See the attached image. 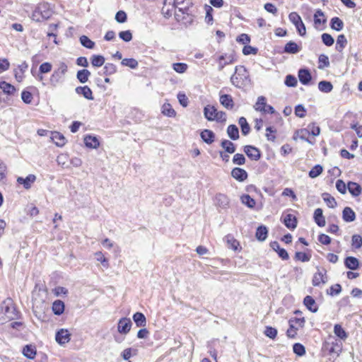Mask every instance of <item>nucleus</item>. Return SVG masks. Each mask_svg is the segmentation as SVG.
<instances>
[{"instance_id":"obj_62","label":"nucleus","mask_w":362,"mask_h":362,"mask_svg":"<svg viewBox=\"0 0 362 362\" xmlns=\"http://www.w3.org/2000/svg\"><path fill=\"white\" fill-rule=\"evenodd\" d=\"M264 334L271 339H274L277 335V330L274 327L268 326L266 327Z\"/></svg>"},{"instance_id":"obj_27","label":"nucleus","mask_w":362,"mask_h":362,"mask_svg":"<svg viewBox=\"0 0 362 362\" xmlns=\"http://www.w3.org/2000/svg\"><path fill=\"white\" fill-rule=\"evenodd\" d=\"M133 320L137 327H145L146 325V318L141 313L137 312L134 313Z\"/></svg>"},{"instance_id":"obj_12","label":"nucleus","mask_w":362,"mask_h":362,"mask_svg":"<svg viewBox=\"0 0 362 362\" xmlns=\"http://www.w3.org/2000/svg\"><path fill=\"white\" fill-rule=\"evenodd\" d=\"M36 177L34 175H29L25 178L21 177H18L17 182L23 185L25 189H28L31 187V185L35 182Z\"/></svg>"},{"instance_id":"obj_31","label":"nucleus","mask_w":362,"mask_h":362,"mask_svg":"<svg viewBox=\"0 0 362 362\" xmlns=\"http://www.w3.org/2000/svg\"><path fill=\"white\" fill-rule=\"evenodd\" d=\"M318 88L321 92L330 93L333 89V85L327 81H321L318 83Z\"/></svg>"},{"instance_id":"obj_54","label":"nucleus","mask_w":362,"mask_h":362,"mask_svg":"<svg viewBox=\"0 0 362 362\" xmlns=\"http://www.w3.org/2000/svg\"><path fill=\"white\" fill-rule=\"evenodd\" d=\"M295 259L298 261H301L303 262H308L310 259V255L302 252H296L295 254Z\"/></svg>"},{"instance_id":"obj_47","label":"nucleus","mask_w":362,"mask_h":362,"mask_svg":"<svg viewBox=\"0 0 362 362\" xmlns=\"http://www.w3.org/2000/svg\"><path fill=\"white\" fill-rule=\"evenodd\" d=\"M121 64L123 66L130 67L131 69H136L138 66V62L133 58H126L122 59Z\"/></svg>"},{"instance_id":"obj_39","label":"nucleus","mask_w":362,"mask_h":362,"mask_svg":"<svg viewBox=\"0 0 362 362\" xmlns=\"http://www.w3.org/2000/svg\"><path fill=\"white\" fill-rule=\"evenodd\" d=\"M23 355L28 358L33 359L36 355L35 348L31 345H26L23 349Z\"/></svg>"},{"instance_id":"obj_56","label":"nucleus","mask_w":362,"mask_h":362,"mask_svg":"<svg viewBox=\"0 0 362 362\" xmlns=\"http://www.w3.org/2000/svg\"><path fill=\"white\" fill-rule=\"evenodd\" d=\"M293 350L296 354L300 356H302L305 354V347L299 343H296L293 345Z\"/></svg>"},{"instance_id":"obj_24","label":"nucleus","mask_w":362,"mask_h":362,"mask_svg":"<svg viewBox=\"0 0 362 362\" xmlns=\"http://www.w3.org/2000/svg\"><path fill=\"white\" fill-rule=\"evenodd\" d=\"M284 223L285 226L289 229H294L297 226V221L296 217L290 214L284 216Z\"/></svg>"},{"instance_id":"obj_49","label":"nucleus","mask_w":362,"mask_h":362,"mask_svg":"<svg viewBox=\"0 0 362 362\" xmlns=\"http://www.w3.org/2000/svg\"><path fill=\"white\" fill-rule=\"evenodd\" d=\"M233 62V58L231 57H228V60H225V56L221 55L218 57V69L219 71L223 70V69L229 64Z\"/></svg>"},{"instance_id":"obj_19","label":"nucleus","mask_w":362,"mask_h":362,"mask_svg":"<svg viewBox=\"0 0 362 362\" xmlns=\"http://www.w3.org/2000/svg\"><path fill=\"white\" fill-rule=\"evenodd\" d=\"M76 93L82 95L85 98L88 100H93V93L90 88L87 86H79L76 88Z\"/></svg>"},{"instance_id":"obj_45","label":"nucleus","mask_w":362,"mask_h":362,"mask_svg":"<svg viewBox=\"0 0 362 362\" xmlns=\"http://www.w3.org/2000/svg\"><path fill=\"white\" fill-rule=\"evenodd\" d=\"M241 202L249 208L252 209L255 206V201L248 194H244L241 197Z\"/></svg>"},{"instance_id":"obj_1","label":"nucleus","mask_w":362,"mask_h":362,"mask_svg":"<svg viewBox=\"0 0 362 362\" xmlns=\"http://www.w3.org/2000/svg\"><path fill=\"white\" fill-rule=\"evenodd\" d=\"M67 65L64 62H60L58 68L56 69L52 73L49 81L50 83L56 86L64 81V75L67 72Z\"/></svg>"},{"instance_id":"obj_4","label":"nucleus","mask_w":362,"mask_h":362,"mask_svg":"<svg viewBox=\"0 0 362 362\" xmlns=\"http://www.w3.org/2000/svg\"><path fill=\"white\" fill-rule=\"evenodd\" d=\"M244 152L252 160H258L261 157V153L259 150L252 146H245L244 147Z\"/></svg>"},{"instance_id":"obj_16","label":"nucleus","mask_w":362,"mask_h":362,"mask_svg":"<svg viewBox=\"0 0 362 362\" xmlns=\"http://www.w3.org/2000/svg\"><path fill=\"white\" fill-rule=\"evenodd\" d=\"M305 306L311 312L316 313L318 310V307L316 304L314 298L310 296H307L303 300Z\"/></svg>"},{"instance_id":"obj_33","label":"nucleus","mask_w":362,"mask_h":362,"mask_svg":"<svg viewBox=\"0 0 362 362\" xmlns=\"http://www.w3.org/2000/svg\"><path fill=\"white\" fill-rule=\"evenodd\" d=\"M346 44H347V40H346L345 35L343 34L339 35L337 39V43H336L335 48L338 52H341L342 50L344 49V48L346 47Z\"/></svg>"},{"instance_id":"obj_23","label":"nucleus","mask_w":362,"mask_h":362,"mask_svg":"<svg viewBox=\"0 0 362 362\" xmlns=\"http://www.w3.org/2000/svg\"><path fill=\"white\" fill-rule=\"evenodd\" d=\"M349 192L354 197L361 194L362 192L361 187L356 182H349L347 185Z\"/></svg>"},{"instance_id":"obj_10","label":"nucleus","mask_w":362,"mask_h":362,"mask_svg":"<svg viewBox=\"0 0 362 362\" xmlns=\"http://www.w3.org/2000/svg\"><path fill=\"white\" fill-rule=\"evenodd\" d=\"M215 202L216 206L221 209H226L229 205V199L224 194L219 193L215 197Z\"/></svg>"},{"instance_id":"obj_29","label":"nucleus","mask_w":362,"mask_h":362,"mask_svg":"<svg viewBox=\"0 0 362 362\" xmlns=\"http://www.w3.org/2000/svg\"><path fill=\"white\" fill-rule=\"evenodd\" d=\"M227 134L232 140H237L239 138V130L235 124H230L228 127Z\"/></svg>"},{"instance_id":"obj_5","label":"nucleus","mask_w":362,"mask_h":362,"mask_svg":"<svg viewBox=\"0 0 362 362\" xmlns=\"http://www.w3.org/2000/svg\"><path fill=\"white\" fill-rule=\"evenodd\" d=\"M326 270L318 269V272H316L313 278V284L315 286H320V284H325L327 281V277L326 276Z\"/></svg>"},{"instance_id":"obj_40","label":"nucleus","mask_w":362,"mask_h":362,"mask_svg":"<svg viewBox=\"0 0 362 362\" xmlns=\"http://www.w3.org/2000/svg\"><path fill=\"white\" fill-rule=\"evenodd\" d=\"M105 57L102 55L94 54L91 58V64L93 66L100 67L105 63Z\"/></svg>"},{"instance_id":"obj_3","label":"nucleus","mask_w":362,"mask_h":362,"mask_svg":"<svg viewBox=\"0 0 362 362\" xmlns=\"http://www.w3.org/2000/svg\"><path fill=\"white\" fill-rule=\"evenodd\" d=\"M132 322L129 318L122 317L121 318L117 324V331L122 334H127L132 327Z\"/></svg>"},{"instance_id":"obj_46","label":"nucleus","mask_w":362,"mask_h":362,"mask_svg":"<svg viewBox=\"0 0 362 362\" xmlns=\"http://www.w3.org/2000/svg\"><path fill=\"white\" fill-rule=\"evenodd\" d=\"M80 42L83 47L88 49H93L95 46V42L86 35L80 37Z\"/></svg>"},{"instance_id":"obj_37","label":"nucleus","mask_w":362,"mask_h":362,"mask_svg":"<svg viewBox=\"0 0 362 362\" xmlns=\"http://www.w3.org/2000/svg\"><path fill=\"white\" fill-rule=\"evenodd\" d=\"M0 88L4 91V93L8 95L13 94L16 90V88L13 86L6 81L0 82Z\"/></svg>"},{"instance_id":"obj_59","label":"nucleus","mask_w":362,"mask_h":362,"mask_svg":"<svg viewBox=\"0 0 362 362\" xmlns=\"http://www.w3.org/2000/svg\"><path fill=\"white\" fill-rule=\"evenodd\" d=\"M33 95L30 92L27 90H23L21 93V99L25 104L31 103L33 100Z\"/></svg>"},{"instance_id":"obj_38","label":"nucleus","mask_w":362,"mask_h":362,"mask_svg":"<svg viewBox=\"0 0 362 362\" xmlns=\"http://www.w3.org/2000/svg\"><path fill=\"white\" fill-rule=\"evenodd\" d=\"M90 72L87 69H82L77 72V78L81 83H86L88 80Z\"/></svg>"},{"instance_id":"obj_42","label":"nucleus","mask_w":362,"mask_h":362,"mask_svg":"<svg viewBox=\"0 0 362 362\" xmlns=\"http://www.w3.org/2000/svg\"><path fill=\"white\" fill-rule=\"evenodd\" d=\"M225 239L229 248H231L233 250H238L239 243L232 235H228L225 237Z\"/></svg>"},{"instance_id":"obj_36","label":"nucleus","mask_w":362,"mask_h":362,"mask_svg":"<svg viewBox=\"0 0 362 362\" xmlns=\"http://www.w3.org/2000/svg\"><path fill=\"white\" fill-rule=\"evenodd\" d=\"M221 146L228 153H233L235 151V146L230 141L223 140L221 143Z\"/></svg>"},{"instance_id":"obj_30","label":"nucleus","mask_w":362,"mask_h":362,"mask_svg":"<svg viewBox=\"0 0 362 362\" xmlns=\"http://www.w3.org/2000/svg\"><path fill=\"white\" fill-rule=\"evenodd\" d=\"M42 16V18L48 19L51 15L52 11L49 8V6L47 4H40L37 7Z\"/></svg>"},{"instance_id":"obj_15","label":"nucleus","mask_w":362,"mask_h":362,"mask_svg":"<svg viewBox=\"0 0 362 362\" xmlns=\"http://www.w3.org/2000/svg\"><path fill=\"white\" fill-rule=\"evenodd\" d=\"M216 108L213 106L208 105L204 108V115L206 119L209 121H214L216 119Z\"/></svg>"},{"instance_id":"obj_14","label":"nucleus","mask_w":362,"mask_h":362,"mask_svg":"<svg viewBox=\"0 0 362 362\" xmlns=\"http://www.w3.org/2000/svg\"><path fill=\"white\" fill-rule=\"evenodd\" d=\"M298 78L300 83L303 85L308 84L312 79L309 70L305 69H302L298 71Z\"/></svg>"},{"instance_id":"obj_57","label":"nucleus","mask_w":362,"mask_h":362,"mask_svg":"<svg viewBox=\"0 0 362 362\" xmlns=\"http://www.w3.org/2000/svg\"><path fill=\"white\" fill-rule=\"evenodd\" d=\"M233 163L238 165H244L245 163V158L241 153H236L233 158Z\"/></svg>"},{"instance_id":"obj_64","label":"nucleus","mask_w":362,"mask_h":362,"mask_svg":"<svg viewBox=\"0 0 362 362\" xmlns=\"http://www.w3.org/2000/svg\"><path fill=\"white\" fill-rule=\"evenodd\" d=\"M119 37L124 42H129L132 39V34L129 30L121 31L119 33Z\"/></svg>"},{"instance_id":"obj_63","label":"nucleus","mask_w":362,"mask_h":362,"mask_svg":"<svg viewBox=\"0 0 362 362\" xmlns=\"http://www.w3.org/2000/svg\"><path fill=\"white\" fill-rule=\"evenodd\" d=\"M266 132H267L266 137H267V140L274 141V140L276 139V136L274 135V133H276V129L272 127H268L266 129Z\"/></svg>"},{"instance_id":"obj_48","label":"nucleus","mask_w":362,"mask_h":362,"mask_svg":"<svg viewBox=\"0 0 362 362\" xmlns=\"http://www.w3.org/2000/svg\"><path fill=\"white\" fill-rule=\"evenodd\" d=\"M266 98L264 96H259L257 98V101L255 103L254 107L257 111L262 112L263 109H265Z\"/></svg>"},{"instance_id":"obj_25","label":"nucleus","mask_w":362,"mask_h":362,"mask_svg":"<svg viewBox=\"0 0 362 362\" xmlns=\"http://www.w3.org/2000/svg\"><path fill=\"white\" fill-rule=\"evenodd\" d=\"M314 219L315 223L320 227L325 226V219L322 214V210L320 208L316 209L314 212Z\"/></svg>"},{"instance_id":"obj_13","label":"nucleus","mask_w":362,"mask_h":362,"mask_svg":"<svg viewBox=\"0 0 362 362\" xmlns=\"http://www.w3.org/2000/svg\"><path fill=\"white\" fill-rule=\"evenodd\" d=\"M270 246L274 251H276L278 253L279 256L282 259L286 260L289 258L288 254L286 252V250L283 248H281L278 242H272L270 243Z\"/></svg>"},{"instance_id":"obj_9","label":"nucleus","mask_w":362,"mask_h":362,"mask_svg":"<svg viewBox=\"0 0 362 362\" xmlns=\"http://www.w3.org/2000/svg\"><path fill=\"white\" fill-rule=\"evenodd\" d=\"M220 103L226 109L231 110L234 107V102L231 95L228 94L220 95Z\"/></svg>"},{"instance_id":"obj_11","label":"nucleus","mask_w":362,"mask_h":362,"mask_svg":"<svg viewBox=\"0 0 362 362\" xmlns=\"http://www.w3.org/2000/svg\"><path fill=\"white\" fill-rule=\"evenodd\" d=\"M327 19L325 16L324 13L318 9L315 11L314 14V25L316 29H318L321 25H323L326 23Z\"/></svg>"},{"instance_id":"obj_18","label":"nucleus","mask_w":362,"mask_h":362,"mask_svg":"<svg viewBox=\"0 0 362 362\" xmlns=\"http://www.w3.org/2000/svg\"><path fill=\"white\" fill-rule=\"evenodd\" d=\"M300 49L301 47L299 45L293 41H290L286 44L284 52L287 54H296L299 52Z\"/></svg>"},{"instance_id":"obj_21","label":"nucleus","mask_w":362,"mask_h":362,"mask_svg":"<svg viewBox=\"0 0 362 362\" xmlns=\"http://www.w3.org/2000/svg\"><path fill=\"white\" fill-rule=\"evenodd\" d=\"M342 217L346 222H352L356 219L355 212L350 207H345L342 212Z\"/></svg>"},{"instance_id":"obj_17","label":"nucleus","mask_w":362,"mask_h":362,"mask_svg":"<svg viewBox=\"0 0 362 362\" xmlns=\"http://www.w3.org/2000/svg\"><path fill=\"white\" fill-rule=\"evenodd\" d=\"M51 139L57 146H63L66 142V139L63 134L58 132H52Z\"/></svg>"},{"instance_id":"obj_7","label":"nucleus","mask_w":362,"mask_h":362,"mask_svg":"<svg viewBox=\"0 0 362 362\" xmlns=\"http://www.w3.org/2000/svg\"><path fill=\"white\" fill-rule=\"evenodd\" d=\"M70 334L67 329H61L56 333L55 339L60 344H64L69 341Z\"/></svg>"},{"instance_id":"obj_6","label":"nucleus","mask_w":362,"mask_h":362,"mask_svg":"<svg viewBox=\"0 0 362 362\" xmlns=\"http://www.w3.org/2000/svg\"><path fill=\"white\" fill-rule=\"evenodd\" d=\"M235 74L233 75L230 78V81L233 85L235 86H240V83L238 81V76H241L244 78H247V70L246 69L241 66H236L235 67Z\"/></svg>"},{"instance_id":"obj_32","label":"nucleus","mask_w":362,"mask_h":362,"mask_svg":"<svg viewBox=\"0 0 362 362\" xmlns=\"http://www.w3.org/2000/svg\"><path fill=\"white\" fill-rule=\"evenodd\" d=\"M268 230L264 226H260L257 228L255 236L259 241H264L267 237Z\"/></svg>"},{"instance_id":"obj_26","label":"nucleus","mask_w":362,"mask_h":362,"mask_svg":"<svg viewBox=\"0 0 362 362\" xmlns=\"http://www.w3.org/2000/svg\"><path fill=\"white\" fill-rule=\"evenodd\" d=\"M201 137L204 142L208 144H211L214 141L215 134L211 130L204 129L201 132Z\"/></svg>"},{"instance_id":"obj_51","label":"nucleus","mask_w":362,"mask_h":362,"mask_svg":"<svg viewBox=\"0 0 362 362\" xmlns=\"http://www.w3.org/2000/svg\"><path fill=\"white\" fill-rule=\"evenodd\" d=\"M173 68L177 73L182 74L187 71L188 66L185 63H174Z\"/></svg>"},{"instance_id":"obj_41","label":"nucleus","mask_w":362,"mask_h":362,"mask_svg":"<svg viewBox=\"0 0 362 362\" xmlns=\"http://www.w3.org/2000/svg\"><path fill=\"white\" fill-rule=\"evenodd\" d=\"M322 198L325 202L329 208H334L337 206V202L335 199L328 193H323Z\"/></svg>"},{"instance_id":"obj_34","label":"nucleus","mask_w":362,"mask_h":362,"mask_svg":"<svg viewBox=\"0 0 362 362\" xmlns=\"http://www.w3.org/2000/svg\"><path fill=\"white\" fill-rule=\"evenodd\" d=\"M331 28L337 31H340L344 28L343 21L338 17H334L330 21Z\"/></svg>"},{"instance_id":"obj_60","label":"nucleus","mask_w":362,"mask_h":362,"mask_svg":"<svg viewBox=\"0 0 362 362\" xmlns=\"http://www.w3.org/2000/svg\"><path fill=\"white\" fill-rule=\"evenodd\" d=\"M352 245L355 248H360L362 246V237L359 235H354L351 239Z\"/></svg>"},{"instance_id":"obj_2","label":"nucleus","mask_w":362,"mask_h":362,"mask_svg":"<svg viewBox=\"0 0 362 362\" xmlns=\"http://www.w3.org/2000/svg\"><path fill=\"white\" fill-rule=\"evenodd\" d=\"M305 324V320L303 317L302 318H291L289 320V328L288 329L286 334L287 336L290 338H293L296 337L297 332L296 331L300 327H303Z\"/></svg>"},{"instance_id":"obj_52","label":"nucleus","mask_w":362,"mask_h":362,"mask_svg":"<svg viewBox=\"0 0 362 362\" xmlns=\"http://www.w3.org/2000/svg\"><path fill=\"white\" fill-rule=\"evenodd\" d=\"M162 112L163 115L168 117H173L175 115V111L172 108L170 104H164L163 105Z\"/></svg>"},{"instance_id":"obj_44","label":"nucleus","mask_w":362,"mask_h":362,"mask_svg":"<svg viewBox=\"0 0 362 362\" xmlns=\"http://www.w3.org/2000/svg\"><path fill=\"white\" fill-rule=\"evenodd\" d=\"M334 334L341 339L345 340L347 338V334L340 325H335L334 327Z\"/></svg>"},{"instance_id":"obj_55","label":"nucleus","mask_w":362,"mask_h":362,"mask_svg":"<svg viewBox=\"0 0 362 362\" xmlns=\"http://www.w3.org/2000/svg\"><path fill=\"white\" fill-rule=\"evenodd\" d=\"M104 74L105 75H112L117 71L116 66L112 63H107L104 66Z\"/></svg>"},{"instance_id":"obj_20","label":"nucleus","mask_w":362,"mask_h":362,"mask_svg":"<svg viewBox=\"0 0 362 362\" xmlns=\"http://www.w3.org/2000/svg\"><path fill=\"white\" fill-rule=\"evenodd\" d=\"M344 264L346 268L351 270H356L359 267V261L354 257H347L344 260Z\"/></svg>"},{"instance_id":"obj_35","label":"nucleus","mask_w":362,"mask_h":362,"mask_svg":"<svg viewBox=\"0 0 362 362\" xmlns=\"http://www.w3.org/2000/svg\"><path fill=\"white\" fill-rule=\"evenodd\" d=\"M4 313L6 315V319L9 320L15 319L18 315L16 310L13 305H6L4 308Z\"/></svg>"},{"instance_id":"obj_58","label":"nucleus","mask_w":362,"mask_h":362,"mask_svg":"<svg viewBox=\"0 0 362 362\" xmlns=\"http://www.w3.org/2000/svg\"><path fill=\"white\" fill-rule=\"evenodd\" d=\"M288 18L295 26L302 21L300 16L296 12H291L288 16Z\"/></svg>"},{"instance_id":"obj_22","label":"nucleus","mask_w":362,"mask_h":362,"mask_svg":"<svg viewBox=\"0 0 362 362\" xmlns=\"http://www.w3.org/2000/svg\"><path fill=\"white\" fill-rule=\"evenodd\" d=\"M84 142L87 147L91 148H97L100 145L98 139L95 136L90 135L85 136Z\"/></svg>"},{"instance_id":"obj_28","label":"nucleus","mask_w":362,"mask_h":362,"mask_svg":"<svg viewBox=\"0 0 362 362\" xmlns=\"http://www.w3.org/2000/svg\"><path fill=\"white\" fill-rule=\"evenodd\" d=\"M52 311L57 315H62L64 311V303L60 300H55L52 304Z\"/></svg>"},{"instance_id":"obj_53","label":"nucleus","mask_w":362,"mask_h":362,"mask_svg":"<svg viewBox=\"0 0 362 362\" xmlns=\"http://www.w3.org/2000/svg\"><path fill=\"white\" fill-rule=\"evenodd\" d=\"M322 37V42L326 45V46H328V47H330L332 46L334 42V38L332 37L331 35L328 34V33H323L321 36Z\"/></svg>"},{"instance_id":"obj_8","label":"nucleus","mask_w":362,"mask_h":362,"mask_svg":"<svg viewBox=\"0 0 362 362\" xmlns=\"http://www.w3.org/2000/svg\"><path fill=\"white\" fill-rule=\"evenodd\" d=\"M232 177L239 182L245 180L247 177V172L242 168H235L231 171Z\"/></svg>"},{"instance_id":"obj_43","label":"nucleus","mask_w":362,"mask_h":362,"mask_svg":"<svg viewBox=\"0 0 362 362\" xmlns=\"http://www.w3.org/2000/svg\"><path fill=\"white\" fill-rule=\"evenodd\" d=\"M238 123L241 127L243 134L247 135L250 131V127L246 119L244 117H241L238 120Z\"/></svg>"},{"instance_id":"obj_61","label":"nucleus","mask_w":362,"mask_h":362,"mask_svg":"<svg viewBox=\"0 0 362 362\" xmlns=\"http://www.w3.org/2000/svg\"><path fill=\"white\" fill-rule=\"evenodd\" d=\"M297 79L292 75H288L285 79V84L288 87H295L297 85Z\"/></svg>"},{"instance_id":"obj_50","label":"nucleus","mask_w":362,"mask_h":362,"mask_svg":"<svg viewBox=\"0 0 362 362\" xmlns=\"http://www.w3.org/2000/svg\"><path fill=\"white\" fill-rule=\"evenodd\" d=\"M323 168L320 165H315L309 172V176L311 178L318 177L322 173Z\"/></svg>"}]
</instances>
